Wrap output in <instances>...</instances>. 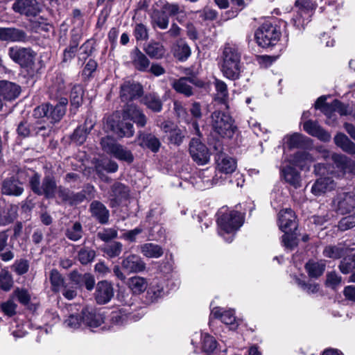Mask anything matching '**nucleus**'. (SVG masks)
Listing matches in <instances>:
<instances>
[{
    "mask_svg": "<svg viewBox=\"0 0 355 355\" xmlns=\"http://www.w3.org/2000/svg\"><path fill=\"white\" fill-rule=\"evenodd\" d=\"M178 4L169 3L166 0H158L152 7L150 24L153 29L166 30L169 26V17L181 12Z\"/></svg>",
    "mask_w": 355,
    "mask_h": 355,
    "instance_id": "nucleus-1",
    "label": "nucleus"
},
{
    "mask_svg": "<svg viewBox=\"0 0 355 355\" xmlns=\"http://www.w3.org/2000/svg\"><path fill=\"white\" fill-rule=\"evenodd\" d=\"M112 155L119 160L124 161L128 163H132L134 160V156L132 152L119 144L112 153Z\"/></svg>",
    "mask_w": 355,
    "mask_h": 355,
    "instance_id": "nucleus-50",
    "label": "nucleus"
},
{
    "mask_svg": "<svg viewBox=\"0 0 355 355\" xmlns=\"http://www.w3.org/2000/svg\"><path fill=\"white\" fill-rule=\"evenodd\" d=\"M334 142L343 151L351 155L355 154V144L345 134L338 133L334 137Z\"/></svg>",
    "mask_w": 355,
    "mask_h": 355,
    "instance_id": "nucleus-42",
    "label": "nucleus"
},
{
    "mask_svg": "<svg viewBox=\"0 0 355 355\" xmlns=\"http://www.w3.org/2000/svg\"><path fill=\"white\" fill-rule=\"evenodd\" d=\"M114 295L112 284L107 281H101L97 284L95 298L98 304L107 303Z\"/></svg>",
    "mask_w": 355,
    "mask_h": 355,
    "instance_id": "nucleus-26",
    "label": "nucleus"
},
{
    "mask_svg": "<svg viewBox=\"0 0 355 355\" xmlns=\"http://www.w3.org/2000/svg\"><path fill=\"white\" fill-rule=\"evenodd\" d=\"M122 250L123 245L119 241H112L109 243L106 244L103 248V252L105 253L110 258L119 257L121 253Z\"/></svg>",
    "mask_w": 355,
    "mask_h": 355,
    "instance_id": "nucleus-54",
    "label": "nucleus"
},
{
    "mask_svg": "<svg viewBox=\"0 0 355 355\" xmlns=\"http://www.w3.org/2000/svg\"><path fill=\"white\" fill-rule=\"evenodd\" d=\"M347 249V246L343 243L329 245L324 247L322 254L329 259H338L346 254Z\"/></svg>",
    "mask_w": 355,
    "mask_h": 355,
    "instance_id": "nucleus-36",
    "label": "nucleus"
},
{
    "mask_svg": "<svg viewBox=\"0 0 355 355\" xmlns=\"http://www.w3.org/2000/svg\"><path fill=\"white\" fill-rule=\"evenodd\" d=\"M281 33L276 26L263 24L255 33L257 44L263 48L274 46L280 38Z\"/></svg>",
    "mask_w": 355,
    "mask_h": 355,
    "instance_id": "nucleus-10",
    "label": "nucleus"
},
{
    "mask_svg": "<svg viewBox=\"0 0 355 355\" xmlns=\"http://www.w3.org/2000/svg\"><path fill=\"white\" fill-rule=\"evenodd\" d=\"M331 205L338 214H349L355 209V194L352 192L338 193L333 198Z\"/></svg>",
    "mask_w": 355,
    "mask_h": 355,
    "instance_id": "nucleus-12",
    "label": "nucleus"
},
{
    "mask_svg": "<svg viewBox=\"0 0 355 355\" xmlns=\"http://www.w3.org/2000/svg\"><path fill=\"white\" fill-rule=\"evenodd\" d=\"M189 153L198 165H205L209 161V153L207 146L199 139L193 138L189 144Z\"/></svg>",
    "mask_w": 355,
    "mask_h": 355,
    "instance_id": "nucleus-15",
    "label": "nucleus"
},
{
    "mask_svg": "<svg viewBox=\"0 0 355 355\" xmlns=\"http://www.w3.org/2000/svg\"><path fill=\"white\" fill-rule=\"evenodd\" d=\"M49 280L51 289L55 293H61L67 300H73L77 295L76 287L67 281L58 270L53 269L50 272Z\"/></svg>",
    "mask_w": 355,
    "mask_h": 355,
    "instance_id": "nucleus-8",
    "label": "nucleus"
},
{
    "mask_svg": "<svg viewBox=\"0 0 355 355\" xmlns=\"http://www.w3.org/2000/svg\"><path fill=\"white\" fill-rule=\"evenodd\" d=\"M100 144L102 149L110 155L112 154L119 144L113 137L110 136L102 137Z\"/></svg>",
    "mask_w": 355,
    "mask_h": 355,
    "instance_id": "nucleus-61",
    "label": "nucleus"
},
{
    "mask_svg": "<svg viewBox=\"0 0 355 355\" xmlns=\"http://www.w3.org/2000/svg\"><path fill=\"white\" fill-rule=\"evenodd\" d=\"M202 347L204 352L211 353L214 351L217 346L216 339L208 334H202Z\"/></svg>",
    "mask_w": 355,
    "mask_h": 355,
    "instance_id": "nucleus-59",
    "label": "nucleus"
},
{
    "mask_svg": "<svg viewBox=\"0 0 355 355\" xmlns=\"http://www.w3.org/2000/svg\"><path fill=\"white\" fill-rule=\"evenodd\" d=\"M83 89L80 85L73 86L70 93V101L71 106L75 108L80 107L83 103Z\"/></svg>",
    "mask_w": 355,
    "mask_h": 355,
    "instance_id": "nucleus-51",
    "label": "nucleus"
},
{
    "mask_svg": "<svg viewBox=\"0 0 355 355\" xmlns=\"http://www.w3.org/2000/svg\"><path fill=\"white\" fill-rule=\"evenodd\" d=\"M20 94V87L15 83L3 80L0 82V96L5 100L12 101Z\"/></svg>",
    "mask_w": 355,
    "mask_h": 355,
    "instance_id": "nucleus-32",
    "label": "nucleus"
},
{
    "mask_svg": "<svg viewBox=\"0 0 355 355\" xmlns=\"http://www.w3.org/2000/svg\"><path fill=\"white\" fill-rule=\"evenodd\" d=\"M83 34L79 29H73L70 33V40L67 47H66L62 53V62H69L73 59L77 53L78 47Z\"/></svg>",
    "mask_w": 355,
    "mask_h": 355,
    "instance_id": "nucleus-19",
    "label": "nucleus"
},
{
    "mask_svg": "<svg viewBox=\"0 0 355 355\" xmlns=\"http://www.w3.org/2000/svg\"><path fill=\"white\" fill-rule=\"evenodd\" d=\"M211 127L222 137L232 138L236 130L232 116L221 111H214L211 115Z\"/></svg>",
    "mask_w": 355,
    "mask_h": 355,
    "instance_id": "nucleus-6",
    "label": "nucleus"
},
{
    "mask_svg": "<svg viewBox=\"0 0 355 355\" xmlns=\"http://www.w3.org/2000/svg\"><path fill=\"white\" fill-rule=\"evenodd\" d=\"M205 83L194 76L181 77L175 79L172 83V87L179 94L186 97H190L194 94V89L192 85L202 87Z\"/></svg>",
    "mask_w": 355,
    "mask_h": 355,
    "instance_id": "nucleus-14",
    "label": "nucleus"
},
{
    "mask_svg": "<svg viewBox=\"0 0 355 355\" xmlns=\"http://www.w3.org/2000/svg\"><path fill=\"white\" fill-rule=\"evenodd\" d=\"M127 194L126 187L120 182L114 183L111 189V196L116 202L120 201Z\"/></svg>",
    "mask_w": 355,
    "mask_h": 355,
    "instance_id": "nucleus-60",
    "label": "nucleus"
},
{
    "mask_svg": "<svg viewBox=\"0 0 355 355\" xmlns=\"http://www.w3.org/2000/svg\"><path fill=\"white\" fill-rule=\"evenodd\" d=\"M313 161L312 155L306 151L297 152L293 157V164L302 170H309L310 164Z\"/></svg>",
    "mask_w": 355,
    "mask_h": 355,
    "instance_id": "nucleus-41",
    "label": "nucleus"
},
{
    "mask_svg": "<svg viewBox=\"0 0 355 355\" xmlns=\"http://www.w3.org/2000/svg\"><path fill=\"white\" fill-rule=\"evenodd\" d=\"M29 184L31 190L35 193L44 196L47 199L54 198L57 184L55 178L52 175H46L40 183V176L38 173H34L30 178Z\"/></svg>",
    "mask_w": 355,
    "mask_h": 355,
    "instance_id": "nucleus-7",
    "label": "nucleus"
},
{
    "mask_svg": "<svg viewBox=\"0 0 355 355\" xmlns=\"http://www.w3.org/2000/svg\"><path fill=\"white\" fill-rule=\"evenodd\" d=\"M67 89L64 80L61 75H57L52 79L51 85L49 86V94L51 98H63L66 94Z\"/></svg>",
    "mask_w": 355,
    "mask_h": 355,
    "instance_id": "nucleus-31",
    "label": "nucleus"
},
{
    "mask_svg": "<svg viewBox=\"0 0 355 355\" xmlns=\"http://www.w3.org/2000/svg\"><path fill=\"white\" fill-rule=\"evenodd\" d=\"M211 315L215 318H219L225 324L232 325V329L236 327V317L232 309L223 310L220 307H215L211 311Z\"/></svg>",
    "mask_w": 355,
    "mask_h": 355,
    "instance_id": "nucleus-34",
    "label": "nucleus"
},
{
    "mask_svg": "<svg viewBox=\"0 0 355 355\" xmlns=\"http://www.w3.org/2000/svg\"><path fill=\"white\" fill-rule=\"evenodd\" d=\"M165 294L164 283L158 279H153L147 291L146 300L150 302H155L163 297Z\"/></svg>",
    "mask_w": 355,
    "mask_h": 355,
    "instance_id": "nucleus-33",
    "label": "nucleus"
},
{
    "mask_svg": "<svg viewBox=\"0 0 355 355\" xmlns=\"http://www.w3.org/2000/svg\"><path fill=\"white\" fill-rule=\"evenodd\" d=\"M17 216V207L10 205L0 212V225H6L12 223Z\"/></svg>",
    "mask_w": 355,
    "mask_h": 355,
    "instance_id": "nucleus-48",
    "label": "nucleus"
},
{
    "mask_svg": "<svg viewBox=\"0 0 355 355\" xmlns=\"http://www.w3.org/2000/svg\"><path fill=\"white\" fill-rule=\"evenodd\" d=\"M10 58L23 68H32L35 64L37 53L30 47L11 46L8 52Z\"/></svg>",
    "mask_w": 355,
    "mask_h": 355,
    "instance_id": "nucleus-9",
    "label": "nucleus"
},
{
    "mask_svg": "<svg viewBox=\"0 0 355 355\" xmlns=\"http://www.w3.org/2000/svg\"><path fill=\"white\" fill-rule=\"evenodd\" d=\"M91 216L101 225L109 222L110 211L105 205L98 200H94L89 205Z\"/></svg>",
    "mask_w": 355,
    "mask_h": 355,
    "instance_id": "nucleus-23",
    "label": "nucleus"
},
{
    "mask_svg": "<svg viewBox=\"0 0 355 355\" xmlns=\"http://www.w3.org/2000/svg\"><path fill=\"white\" fill-rule=\"evenodd\" d=\"M96 257V252L87 247L82 248L78 253V259L83 265L93 261Z\"/></svg>",
    "mask_w": 355,
    "mask_h": 355,
    "instance_id": "nucleus-55",
    "label": "nucleus"
},
{
    "mask_svg": "<svg viewBox=\"0 0 355 355\" xmlns=\"http://www.w3.org/2000/svg\"><path fill=\"white\" fill-rule=\"evenodd\" d=\"M121 268L128 273H139L146 269V263L142 258L135 254H130L122 258Z\"/></svg>",
    "mask_w": 355,
    "mask_h": 355,
    "instance_id": "nucleus-18",
    "label": "nucleus"
},
{
    "mask_svg": "<svg viewBox=\"0 0 355 355\" xmlns=\"http://www.w3.org/2000/svg\"><path fill=\"white\" fill-rule=\"evenodd\" d=\"M173 110L175 114L180 121H184L187 123H189V116L187 113V109L182 105L180 102L175 101L173 103Z\"/></svg>",
    "mask_w": 355,
    "mask_h": 355,
    "instance_id": "nucleus-62",
    "label": "nucleus"
},
{
    "mask_svg": "<svg viewBox=\"0 0 355 355\" xmlns=\"http://www.w3.org/2000/svg\"><path fill=\"white\" fill-rule=\"evenodd\" d=\"M24 191L21 183L12 177L5 180L2 185V193L6 195L19 196Z\"/></svg>",
    "mask_w": 355,
    "mask_h": 355,
    "instance_id": "nucleus-37",
    "label": "nucleus"
},
{
    "mask_svg": "<svg viewBox=\"0 0 355 355\" xmlns=\"http://www.w3.org/2000/svg\"><path fill=\"white\" fill-rule=\"evenodd\" d=\"M343 274H349L355 269V254L345 256L338 266Z\"/></svg>",
    "mask_w": 355,
    "mask_h": 355,
    "instance_id": "nucleus-53",
    "label": "nucleus"
},
{
    "mask_svg": "<svg viewBox=\"0 0 355 355\" xmlns=\"http://www.w3.org/2000/svg\"><path fill=\"white\" fill-rule=\"evenodd\" d=\"M217 215L219 234L223 236L227 242H232L233 241V234L230 235L228 238H225V234H230L237 231L243 223V216L238 211H229L225 208L220 209Z\"/></svg>",
    "mask_w": 355,
    "mask_h": 355,
    "instance_id": "nucleus-3",
    "label": "nucleus"
},
{
    "mask_svg": "<svg viewBox=\"0 0 355 355\" xmlns=\"http://www.w3.org/2000/svg\"><path fill=\"white\" fill-rule=\"evenodd\" d=\"M127 284L135 294L143 293L147 288V281L139 276H134L128 279Z\"/></svg>",
    "mask_w": 355,
    "mask_h": 355,
    "instance_id": "nucleus-45",
    "label": "nucleus"
},
{
    "mask_svg": "<svg viewBox=\"0 0 355 355\" xmlns=\"http://www.w3.org/2000/svg\"><path fill=\"white\" fill-rule=\"evenodd\" d=\"M191 55V49L189 45L184 42H180L175 49L174 55L179 60H186Z\"/></svg>",
    "mask_w": 355,
    "mask_h": 355,
    "instance_id": "nucleus-58",
    "label": "nucleus"
},
{
    "mask_svg": "<svg viewBox=\"0 0 355 355\" xmlns=\"http://www.w3.org/2000/svg\"><path fill=\"white\" fill-rule=\"evenodd\" d=\"M133 33L137 41H145L148 39V29L141 23L136 24Z\"/></svg>",
    "mask_w": 355,
    "mask_h": 355,
    "instance_id": "nucleus-64",
    "label": "nucleus"
},
{
    "mask_svg": "<svg viewBox=\"0 0 355 355\" xmlns=\"http://www.w3.org/2000/svg\"><path fill=\"white\" fill-rule=\"evenodd\" d=\"M94 41L93 40H87L80 47V52L78 55V59L85 60L90 56L94 50Z\"/></svg>",
    "mask_w": 355,
    "mask_h": 355,
    "instance_id": "nucleus-57",
    "label": "nucleus"
},
{
    "mask_svg": "<svg viewBox=\"0 0 355 355\" xmlns=\"http://www.w3.org/2000/svg\"><path fill=\"white\" fill-rule=\"evenodd\" d=\"M143 93L141 85L135 82H125L121 86L120 96L123 101H132L139 98Z\"/></svg>",
    "mask_w": 355,
    "mask_h": 355,
    "instance_id": "nucleus-22",
    "label": "nucleus"
},
{
    "mask_svg": "<svg viewBox=\"0 0 355 355\" xmlns=\"http://www.w3.org/2000/svg\"><path fill=\"white\" fill-rule=\"evenodd\" d=\"M303 128L309 135L317 137L322 141L327 142L331 139L330 134L324 130L315 121L309 120L304 122Z\"/></svg>",
    "mask_w": 355,
    "mask_h": 355,
    "instance_id": "nucleus-27",
    "label": "nucleus"
},
{
    "mask_svg": "<svg viewBox=\"0 0 355 355\" xmlns=\"http://www.w3.org/2000/svg\"><path fill=\"white\" fill-rule=\"evenodd\" d=\"M181 33V28L176 23H172L170 28L162 34V40L167 41L171 39H175L180 36Z\"/></svg>",
    "mask_w": 355,
    "mask_h": 355,
    "instance_id": "nucleus-63",
    "label": "nucleus"
},
{
    "mask_svg": "<svg viewBox=\"0 0 355 355\" xmlns=\"http://www.w3.org/2000/svg\"><path fill=\"white\" fill-rule=\"evenodd\" d=\"M331 158L334 167L337 169V171L335 173L336 176L342 177L346 173L354 172L355 163L347 156L342 154L333 153Z\"/></svg>",
    "mask_w": 355,
    "mask_h": 355,
    "instance_id": "nucleus-16",
    "label": "nucleus"
},
{
    "mask_svg": "<svg viewBox=\"0 0 355 355\" xmlns=\"http://www.w3.org/2000/svg\"><path fill=\"white\" fill-rule=\"evenodd\" d=\"M279 229L284 232L282 236L284 245L289 250H293L297 245V223L295 216L291 209L281 210L278 214Z\"/></svg>",
    "mask_w": 355,
    "mask_h": 355,
    "instance_id": "nucleus-4",
    "label": "nucleus"
},
{
    "mask_svg": "<svg viewBox=\"0 0 355 355\" xmlns=\"http://www.w3.org/2000/svg\"><path fill=\"white\" fill-rule=\"evenodd\" d=\"M336 187V184L331 178L320 177L312 185L311 192L315 196H319L334 189Z\"/></svg>",
    "mask_w": 355,
    "mask_h": 355,
    "instance_id": "nucleus-28",
    "label": "nucleus"
},
{
    "mask_svg": "<svg viewBox=\"0 0 355 355\" xmlns=\"http://www.w3.org/2000/svg\"><path fill=\"white\" fill-rule=\"evenodd\" d=\"M137 139L141 147L148 148L153 153L158 152L161 146L159 139L152 133L139 131Z\"/></svg>",
    "mask_w": 355,
    "mask_h": 355,
    "instance_id": "nucleus-25",
    "label": "nucleus"
},
{
    "mask_svg": "<svg viewBox=\"0 0 355 355\" xmlns=\"http://www.w3.org/2000/svg\"><path fill=\"white\" fill-rule=\"evenodd\" d=\"M128 120V119H123L122 117V120L118 123L114 128H113L114 132L119 137H130L133 136L135 133L133 124L130 121H127Z\"/></svg>",
    "mask_w": 355,
    "mask_h": 355,
    "instance_id": "nucleus-44",
    "label": "nucleus"
},
{
    "mask_svg": "<svg viewBox=\"0 0 355 355\" xmlns=\"http://www.w3.org/2000/svg\"><path fill=\"white\" fill-rule=\"evenodd\" d=\"M123 119L132 121L139 127H144L147 122V118L143 111L137 105L130 103L127 104L122 112Z\"/></svg>",
    "mask_w": 355,
    "mask_h": 355,
    "instance_id": "nucleus-20",
    "label": "nucleus"
},
{
    "mask_svg": "<svg viewBox=\"0 0 355 355\" xmlns=\"http://www.w3.org/2000/svg\"><path fill=\"white\" fill-rule=\"evenodd\" d=\"M216 162L219 173H232L236 168V160L223 153L218 155Z\"/></svg>",
    "mask_w": 355,
    "mask_h": 355,
    "instance_id": "nucleus-35",
    "label": "nucleus"
},
{
    "mask_svg": "<svg viewBox=\"0 0 355 355\" xmlns=\"http://www.w3.org/2000/svg\"><path fill=\"white\" fill-rule=\"evenodd\" d=\"M294 281L297 286L309 294L316 293L319 291L320 286L316 283H306L304 280L296 276L294 277Z\"/></svg>",
    "mask_w": 355,
    "mask_h": 355,
    "instance_id": "nucleus-56",
    "label": "nucleus"
},
{
    "mask_svg": "<svg viewBox=\"0 0 355 355\" xmlns=\"http://www.w3.org/2000/svg\"><path fill=\"white\" fill-rule=\"evenodd\" d=\"M58 196L62 202L71 206L77 205L85 200L86 198L85 192L81 191L75 193L70 189L60 186L58 188Z\"/></svg>",
    "mask_w": 355,
    "mask_h": 355,
    "instance_id": "nucleus-21",
    "label": "nucleus"
},
{
    "mask_svg": "<svg viewBox=\"0 0 355 355\" xmlns=\"http://www.w3.org/2000/svg\"><path fill=\"white\" fill-rule=\"evenodd\" d=\"M130 58V62L136 70L141 72L148 71L150 62L147 56L137 47L131 51Z\"/></svg>",
    "mask_w": 355,
    "mask_h": 355,
    "instance_id": "nucleus-24",
    "label": "nucleus"
},
{
    "mask_svg": "<svg viewBox=\"0 0 355 355\" xmlns=\"http://www.w3.org/2000/svg\"><path fill=\"white\" fill-rule=\"evenodd\" d=\"M286 182L295 188L300 187L301 177L300 173L292 166H286L282 171Z\"/></svg>",
    "mask_w": 355,
    "mask_h": 355,
    "instance_id": "nucleus-43",
    "label": "nucleus"
},
{
    "mask_svg": "<svg viewBox=\"0 0 355 355\" xmlns=\"http://www.w3.org/2000/svg\"><path fill=\"white\" fill-rule=\"evenodd\" d=\"M297 12L293 18V24L297 28H304L310 21L316 5L313 0H296Z\"/></svg>",
    "mask_w": 355,
    "mask_h": 355,
    "instance_id": "nucleus-11",
    "label": "nucleus"
},
{
    "mask_svg": "<svg viewBox=\"0 0 355 355\" xmlns=\"http://www.w3.org/2000/svg\"><path fill=\"white\" fill-rule=\"evenodd\" d=\"M241 52L235 44H227L223 52L221 71L225 77L235 80L239 78L241 72Z\"/></svg>",
    "mask_w": 355,
    "mask_h": 355,
    "instance_id": "nucleus-2",
    "label": "nucleus"
},
{
    "mask_svg": "<svg viewBox=\"0 0 355 355\" xmlns=\"http://www.w3.org/2000/svg\"><path fill=\"white\" fill-rule=\"evenodd\" d=\"M142 103L154 112H159L162 110V101L159 95L155 92L148 93L142 98Z\"/></svg>",
    "mask_w": 355,
    "mask_h": 355,
    "instance_id": "nucleus-38",
    "label": "nucleus"
},
{
    "mask_svg": "<svg viewBox=\"0 0 355 355\" xmlns=\"http://www.w3.org/2000/svg\"><path fill=\"white\" fill-rule=\"evenodd\" d=\"M12 10L26 17H35L42 10V6L37 0H15Z\"/></svg>",
    "mask_w": 355,
    "mask_h": 355,
    "instance_id": "nucleus-13",
    "label": "nucleus"
},
{
    "mask_svg": "<svg viewBox=\"0 0 355 355\" xmlns=\"http://www.w3.org/2000/svg\"><path fill=\"white\" fill-rule=\"evenodd\" d=\"M65 235L71 241L80 240L83 236V229L80 223L76 221L69 226L66 230Z\"/></svg>",
    "mask_w": 355,
    "mask_h": 355,
    "instance_id": "nucleus-49",
    "label": "nucleus"
},
{
    "mask_svg": "<svg viewBox=\"0 0 355 355\" xmlns=\"http://www.w3.org/2000/svg\"><path fill=\"white\" fill-rule=\"evenodd\" d=\"M141 252L144 256L148 258H159L164 253L162 248L159 245L152 243L141 245Z\"/></svg>",
    "mask_w": 355,
    "mask_h": 355,
    "instance_id": "nucleus-47",
    "label": "nucleus"
},
{
    "mask_svg": "<svg viewBox=\"0 0 355 355\" xmlns=\"http://www.w3.org/2000/svg\"><path fill=\"white\" fill-rule=\"evenodd\" d=\"M94 124L91 120L86 119L83 125L78 127L73 132L72 140L78 144H82L86 140L87 135L93 128Z\"/></svg>",
    "mask_w": 355,
    "mask_h": 355,
    "instance_id": "nucleus-39",
    "label": "nucleus"
},
{
    "mask_svg": "<svg viewBox=\"0 0 355 355\" xmlns=\"http://www.w3.org/2000/svg\"><path fill=\"white\" fill-rule=\"evenodd\" d=\"M326 264L324 261L309 260L305 265V269L310 277L317 278L324 272Z\"/></svg>",
    "mask_w": 355,
    "mask_h": 355,
    "instance_id": "nucleus-40",
    "label": "nucleus"
},
{
    "mask_svg": "<svg viewBox=\"0 0 355 355\" xmlns=\"http://www.w3.org/2000/svg\"><path fill=\"white\" fill-rule=\"evenodd\" d=\"M67 103V98H61L55 105L46 103L37 107L34 110L33 114L36 118L46 117L51 123H55L60 121L65 114Z\"/></svg>",
    "mask_w": 355,
    "mask_h": 355,
    "instance_id": "nucleus-5",
    "label": "nucleus"
},
{
    "mask_svg": "<svg viewBox=\"0 0 355 355\" xmlns=\"http://www.w3.org/2000/svg\"><path fill=\"white\" fill-rule=\"evenodd\" d=\"M28 40L26 31L15 27H0V41L6 42H22Z\"/></svg>",
    "mask_w": 355,
    "mask_h": 355,
    "instance_id": "nucleus-17",
    "label": "nucleus"
},
{
    "mask_svg": "<svg viewBox=\"0 0 355 355\" xmlns=\"http://www.w3.org/2000/svg\"><path fill=\"white\" fill-rule=\"evenodd\" d=\"M146 53L153 59H161L166 53L164 46L159 42H150L144 48Z\"/></svg>",
    "mask_w": 355,
    "mask_h": 355,
    "instance_id": "nucleus-46",
    "label": "nucleus"
},
{
    "mask_svg": "<svg viewBox=\"0 0 355 355\" xmlns=\"http://www.w3.org/2000/svg\"><path fill=\"white\" fill-rule=\"evenodd\" d=\"M83 324L89 327H99L103 322L102 314L97 313L93 309L85 308L81 311Z\"/></svg>",
    "mask_w": 355,
    "mask_h": 355,
    "instance_id": "nucleus-29",
    "label": "nucleus"
},
{
    "mask_svg": "<svg viewBox=\"0 0 355 355\" xmlns=\"http://www.w3.org/2000/svg\"><path fill=\"white\" fill-rule=\"evenodd\" d=\"M288 148H306L311 145V139L300 133H293L284 137Z\"/></svg>",
    "mask_w": 355,
    "mask_h": 355,
    "instance_id": "nucleus-30",
    "label": "nucleus"
},
{
    "mask_svg": "<svg viewBox=\"0 0 355 355\" xmlns=\"http://www.w3.org/2000/svg\"><path fill=\"white\" fill-rule=\"evenodd\" d=\"M8 235L6 232H0V260L3 261H9L14 258L12 252L8 250L3 252L4 248L7 245Z\"/></svg>",
    "mask_w": 355,
    "mask_h": 355,
    "instance_id": "nucleus-52",
    "label": "nucleus"
}]
</instances>
